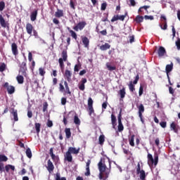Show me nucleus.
<instances>
[{
    "instance_id": "603ef678",
    "label": "nucleus",
    "mask_w": 180,
    "mask_h": 180,
    "mask_svg": "<svg viewBox=\"0 0 180 180\" xmlns=\"http://www.w3.org/2000/svg\"><path fill=\"white\" fill-rule=\"evenodd\" d=\"M144 19H146V20H154V16H153V15H145Z\"/></svg>"
},
{
    "instance_id": "e2e57ef3",
    "label": "nucleus",
    "mask_w": 180,
    "mask_h": 180,
    "mask_svg": "<svg viewBox=\"0 0 180 180\" xmlns=\"http://www.w3.org/2000/svg\"><path fill=\"white\" fill-rule=\"evenodd\" d=\"M47 127H53V121L48 120L46 122Z\"/></svg>"
},
{
    "instance_id": "20e7f679",
    "label": "nucleus",
    "mask_w": 180,
    "mask_h": 180,
    "mask_svg": "<svg viewBox=\"0 0 180 180\" xmlns=\"http://www.w3.org/2000/svg\"><path fill=\"white\" fill-rule=\"evenodd\" d=\"M148 164L149 167H153V165H157L158 164V155H155L154 158H153V155L148 153Z\"/></svg>"
},
{
    "instance_id": "c9c22d12",
    "label": "nucleus",
    "mask_w": 180,
    "mask_h": 180,
    "mask_svg": "<svg viewBox=\"0 0 180 180\" xmlns=\"http://www.w3.org/2000/svg\"><path fill=\"white\" fill-rule=\"evenodd\" d=\"M139 177L141 180H146V172L144 170H141V172H139Z\"/></svg>"
},
{
    "instance_id": "412c9836",
    "label": "nucleus",
    "mask_w": 180,
    "mask_h": 180,
    "mask_svg": "<svg viewBox=\"0 0 180 180\" xmlns=\"http://www.w3.org/2000/svg\"><path fill=\"white\" fill-rule=\"evenodd\" d=\"M11 115H13L14 122H18L19 120V117H18V110L12 108Z\"/></svg>"
},
{
    "instance_id": "f704fd0d",
    "label": "nucleus",
    "mask_w": 180,
    "mask_h": 180,
    "mask_svg": "<svg viewBox=\"0 0 180 180\" xmlns=\"http://www.w3.org/2000/svg\"><path fill=\"white\" fill-rule=\"evenodd\" d=\"M55 179L56 180H67V179H65V177H62L61 178V174H60V172H57L56 174Z\"/></svg>"
},
{
    "instance_id": "473e14b6",
    "label": "nucleus",
    "mask_w": 180,
    "mask_h": 180,
    "mask_svg": "<svg viewBox=\"0 0 180 180\" xmlns=\"http://www.w3.org/2000/svg\"><path fill=\"white\" fill-rule=\"evenodd\" d=\"M106 68H108V71L116 70V66H112V65H110V63H106Z\"/></svg>"
},
{
    "instance_id": "39448f33",
    "label": "nucleus",
    "mask_w": 180,
    "mask_h": 180,
    "mask_svg": "<svg viewBox=\"0 0 180 180\" xmlns=\"http://www.w3.org/2000/svg\"><path fill=\"white\" fill-rule=\"evenodd\" d=\"M27 60L26 59V57H25V61L22 62V63L20 65V70L19 72H21L22 75L23 77H27Z\"/></svg>"
},
{
    "instance_id": "3c124183",
    "label": "nucleus",
    "mask_w": 180,
    "mask_h": 180,
    "mask_svg": "<svg viewBox=\"0 0 180 180\" xmlns=\"http://www.w3.org/2000/svg\"><path fill=\"white\" fill-rule=\"evenodd\" d=\"M126 16H127V13H126L125 15H118V20H122L123 22V20H124V19L126 18Z\"/></svg>"
},
{
    "instance_id": "f3484780",
    "label": "nucleus",
    "mask_w": 180,
    "mask_h": 180,
    "mask_svg": "<svg viewBox=\"0 0 180 180\" xmlns=\"http://www.w3.org/2000/svg\"><path fill=\"white\" fill-rule=\"evenodd\" d=\"M46 169L50 174H51V172L54 171V165L53 164V162H51V160H49L47 162Z\"/></svg>"
},
{
    "instance_id": "423d86ee",
    "label": "nucleus",
    "mask_w": 180,
    "mask_h": 180,
    "mask_svg": "<svg viewBox=\"0 0 180 180\" xmlns=\"http://www.w3.org/2000/svg\"><path fill=\"white\" fill-rule=\"evenodd\" d=\"M139 79H140V75L139 74L136 75L135 77V79L134 82H130L129 84V88L130 92H134L136 91V88H134V85H136V84L139 82Z\"/></svg>"
},
{
    "instance_id": "69168bd1",
    "label": "nucleus",
    "mask_w": 180,
    "mask_h": 180,
    "mask_svg": "<svg viewBox=\"0 0 180 180\" xmlns=\"http://www.w3.org/2000/svg\"><path fill=\"white\" fill-rule=\"evenodd\" d=\"M27 116H28L29 119H31V117H33V112H32V110H27Z\"/></svg>"
},
{
    "instance_id": "680f3d73",
    "label": "nucleus",
    "mask_w": 180,
    "mask_h": 180,
    "mask_svg": "<svg viewBox=\"0 0 180 180\" xmlns=\"http://www.w3.org/2000/svg\"><path fill=\"white\" fill-rule=\"evenodd\" d=\"M176 46L177 50H180V39L178 38L177 40L176 41Z\"/></svg>"
},
{
    "instance_id": "6e6d98bb",
    "label": "nucleus",
    "mask_w": 180,
    "mask_h": 180,
    "mask_svg": "<svg viewBox=\"0 0 180 180\" xmlns=\"http://www.w3.org/2000/svg\"><path fill=\"white\" fill-rule=\"evenodd\" d=\"M95 110H94V107H89V116H92V113H94Z\"/></svg>"
},
{
    "instance_id": "1a4fd4ad",
    "label": "nucleus",
    "mask_w": 180,
    "mask_h": 180,
    "mask_svg": "<svg viewBox=\"0 0 180 180\" xmlns=\"http://www.w3.org/2000/svg\"><path fill=\"white\" fill-rule=\"evenodd\" d=\"M122 108H120V112L117 116L118 131H120V133H122V131H123V130H124V127L123 126V123H122Z\"/></svg>"
},
{
    "instance_id": "09e8293b",
    "label": "nucleus",
    "mask_w": 180,
    "mask_h": 180,
    "mask_svg": "<svg viewBox=\"0 0 180 180\" xmlns=\"http://www.w3.org/2000/svg\"><path fill=\"white\" fill-rule=\"evenodd\" d=\"M140 172H141V166L140 165V162L137 164L136 166V174L139 175L140 174Z\"/></svg>"
},
{
    "instance_id": "de8ad7c7",
    "label": "nucleus",
    "mask_w": 180,
    "mask_h": 180,
    "mask_svg": "<svg viewBox=\"0 0 180 180\" xmlns=\"http://www.w3.org/2000/svg\"><path fill=\"white\" fill-rule=\"evenodd\" d=\"M49 108V103L47 102H44L43 103V112H47V108Z\"/></svg>"
},
{
    "instance_id": "f8f14e48",
    "label": "nucleus",
    "mask_w": 180,
    "mask_h": 180,
    "mask_svg": "<svg viewBox=\"0 0 180 180\" xmlns=\"http://www.w3.org/2000/svg\"><path fill=\"white\" fill-rule=\"evenodd\" d=\"M158 57H164V56H167V51L164 46H160L157 51Z\"/></svg>"
},
{
    "instance_id": "0eeeda50",
    "label": "nucleus",
    "mask_w": 180,
    "mask_h": 180,
    "mask_svg": "<svg viewBox=\"0 0 180 180\" xmlns=\"http://www.w3.org/2000/svg\"><path fill=\"white\" fill-rule=\"evenodd\" d=\"M160 21L162 23L160 24V27L162 29V30H167L168 28V25L167 23V17L165 15H162L160 16Z\"/></svg>"
},
{
    "instance_id": "5701e85b",
    "label": "nucleus",
    "mask_w": 180,
    "mask_h": 180,
    "mask_svg": "<svg viewBox=\"0 0 180 180\" xmlns=\"http://www.w3.org/2000/svg\"><path fill=\"white\" fill-rule=\"evenodd\" d=\"M82 41L84 46V47H86V49H88V47H89V39H88V37H84L82 38Z\"/></svg>"
},
{
    "instance_id": "c03bdc74",
    "label": "nucleus",
    "mask_w": 180,
    "mask_h": 180,
    "mask_svg": "<svg viewBox=\"0 0 180 180\" xmlns=\"http://www.w3.org/2000/svg\"><path fill=\"white\" fill-rule=\"evenodd\" d=\"M63 82L61 81L59 84V91L60 92H64L65 91V88L64 87V85H63Z\"/></svg>"
},
{
    "instance_id": "052dcab7",
    "label": "nucleus",
    "mask_w": 180,
    "mask_h": 180,
    "mask_svg": "<svg viewBox=\"0 0 180 180\" xmlns=\"http://www.w3.org/2000/svg\"><path fill=\"white\" fill-rule=\"evenodd\" d=\"M60 101L61 105H63V106L67 103V98L65 97H62Z\"/></svg>"
},
{
    "instance_id": "e433bc0d",
    "label": "nucleus",
    "mask_w": 180,
    "mask_h": 180,
    "mask_svg": "<svg viewBox=\"0 0 180 180\" xmlns=\"http://www.w3.org/2000/svg\"><path fill=\"white\" fill-rule=\"evenodd\" d=\"M25 154L28 158H32V150H30V148H27L25 151Z\"/></svg>"
},
{
    "instance_id": "0e129e2a",
    "label": "nucleus",
    "mask_w": 180,
    "mask_h": 180,
    "mask_svg": "<svg viewBox=\"0 0 180 180\" xmlns=\"http://www.w3.org/2000/svg\"><path fill=\"white\" fill-rule=\"evenodd\" d=\"M116 20H119V15H115L111 19V22H116Z\"/></svg>"
},
{
    "instance_id": "b1692460",
    "label": "nucleus",
    "mask_w": 180,
    "mask_h": 180,
    "mask_svg": "<svg viewBox=\"0 0 180 180\" xmlns=\"http://www.w3.org/2000/svg\"><path fill=\"white\" fill-rule=\"evenodd\" d=\"M109 49H110V44L108 43H105L100 46V50H101V51H106V50H109Z\"/></svg>"
},
{
    "instance_id": "2eb2a0df",
    "label": "nucleus",
    "mask_w": 180,
    "mask_h": 180,
    "mask_svg": "<svg viewBox=\"0 0 180 180\" xmlns=\"http://www.w3.org/2000/svg\"><path fill=\"white\" fill-rule=\"evenodd\" d=\"M91 162V160H88L86 162V172L84 173L85 176H89L91 175V169H89Z\"/></svg>"
},
{
    "instance_id": "f257e3e1",
    "label": "nucleus",
    "mask_w": 180,
    "mask_h": 180,
    "mask_svg": "<svg viewBox=\"0 0 180 180\" xmlns=\"http://www.w3.org/2000/svg\"><path fill=\"white\" fill-rule=\"evenodd\" d=\"M109 162V168L108 169V167H106V165L105 164V159L101 158L99 162L98 163V178L101 180H106L108 178H109V174H110V169H112V162L110 160H108Z\"/></svg>"
},
{
    "instance_id": "6ab92c4d",
    "label": "nucleus",
    "mask_w": 180,
    "mask_h": 180,
    "mask_svg": "<svg viewBox=\"0 0 180 180\" xmlns=\"http://www.w3.org/2000/svg\"><path fill=\"white\" fill-rule=\"evenodd\" d=\"M116 122H117L116 116L115 115V114H112L111 115V124L112 126V129H116V126H117V123Z\"/></svg>"
},
{
    "instance_id": "5fc2aeb1",
    "label": "nucleus",
    "mask_w": 180,
    "mask_h": 180,
    "mask_svg": "<svg viewBox=\"0 0 180 180\" xmlns=\"http://www.w3.org/2000/svg\"><path fill=\"white\" fill-rule=\"evenodd\" d=\"M0 172H5L4 165L2 162H0Z\"/></svg>"
},
{
    "instance_id": "4d7b16f0",
    "label": "nucleus",
    "mask_w": 180,
    "mask_h": 180,
    "mask_svg": "<svg viewBox=\"0 0 180 180\" xmlns=\"http://www.w3.org/2000/svg\"><path fill=\"white\" fill-rule=\"evenodd\" d=\"M70 6L71 9L75 10V4L74 3V1L72 0L70 1Z\"/></svg>"
},
{
    "instance_id": "a19ab883",
    "label": "nucleus",
    "mask_w": 180,
    "mask_h": 180,
    "mask_svg": "<svg viewBox=\"0 0 180 180\" xmlns=\"http://www.w3.org/2000/svg\"><path fill=\"white\" fill-rule=\"evenodd\" d=\"M94 107V100L92 98L89 97L88 99V108H93Z\"/></svg>"
},
{
    "instance_id": "58836bf2",
    "label": "nucleus",
    "mask_w": 180,
    "mask_h": 180,
    "mask_svg": "<svg viewBox=\"0 0 180 180\" xmlns=\"http://www.w3.org/2000/svg\"><path fill=\"white\" fill-rule=\"evenodd\" d=\"M8 161V157L5 155H0V162H6Z\"/></svg>"
},
{
    "instance_id": "393cba45",
    "label": "nucleus",
    "mask_w": 180,
    "mask_h": 180,
    "mask_svg": "<svg viewBox=\"0 0 180 180\" xmlns=\"http://www.w3.org/2000/svg\"><path fill=\"white\" fill-rule=\"evenodd\" d=\"M170 129H171V130H173V131H174V133H178V126L176 125V123L173 122L170 124Z\"/></svg>"
},
{
    "instance_id": "cd10ccee",
    "label": "nucleus",
    "mask_w": 180,
    "mask_h": 180,
    "mask_svg": "<svg viewBox=\"0 0 180 180\" xmlns=\"http://www.w3.org/2000/svg\"><path fill=\"white\" fill-rule=\"evenodd\" d=\"M119 94L120 95V98L123 99L126 96V89L123 87L121 90H120Z\"/></svg>"
},
{
    "instance_id": "8fccbe9b",
    "label": "nucleus",
    "mask_w": 180,
    "mask_h": 180,
    "mask_svg": "<svg viewBox=\"0 0 180 180\" xmlns=\"http://www.w3.org/2000/svg\"><path fill=\"white\" fill-rule=\"evenodd\" d=\"M5 9V1H0V11L2 12Z\"/></svg>"
},
{
    "instance_id": "c85d7f7f",
    "label": "nucleus",
    "mask_w": 180,
    "mask_h": 180,
    "mask_svg": "<svg viewBox=\"0 0 180 180\" xmlns=\"http://www.w3.org/2000/svg\"><path fill=\"white\" fill-rule=\"evenodd\" d=\"M4 168H5L4 171H6V172H9V169H11L12 171H15V166L12 165H7L5 166Z\"/></svg>"
},
{
    "instance_id": "a878e982",
    "label": "nucleus",
    "mask_w": 180,
    "mask_h": 180,
    "mask_svg": "<svg viewBox=\"0 0 180 180\" xmlns=\"http://www.w3.org/2000/svg\"><path fill=\"white\" fill-rule=\"evenodd\" d=\"M16 79H17V82L18 84H23V82H25V77H23V75H18L17 77H16Z\"/></svg>"
},
{
    "instance_id": "ea45409f",
    "label": "nucleus",
    "mask_w": 180,
    "mask_h": 180,
    "mask_svg": "<svg viewBox=\"0 0 180 180\" xmlns=\"http://www.w3.org/2000/svg\"><path fill=\"white\" fill-rule=\"evenodd\" d=\"M41 127V124L35 123V129H36V131H37V134H39V133H40Z\"/></svg>"
},
{
    "instance_id": "9b49d317",
    "label": "nucleus",
    "mask_w": 180,
    "mask_h": 180,
    "mask_svg": "<svg viewBox=\"0 0 180 180\" xmlns=\"http://www.w3.org/2000/svg\"><path fill=\"white\" fill-rule=\"evenodd\" d=\"M136 107H137V108H138V110H139L138 114H139V117L140 119H141V122L142 123H144V120L143 119V112H144V110H145V109H144V105L141 103L139 105V104H137V105H136Z\"/></svg>"
},
{
    "instance_id": "4be33fe9",
    "label": "nucleus",
    "mask_w": 180,
    "mask_h": 180,
    "mask_svg": "<svg viewBox=\"0 0 180 180\" xmlns=\"http://www.w3.org/2000/svg\"><path fill=\"white\" fill-rule=\"evenodd\" d=\"M64 16V11L58 8L57 11L55 13V17L56 18H63Z\"/></svg>"
},
{
    "instance_id": "4c0bfd02",
    "label": "nucleus",
    "mask_w": 180,
    "mask_h": 180,
    "mask_svg": "<svg viewBox=\"0 0 180 180\" xmlns=\"http://www.w3.org/2000/svg\"><path fill=\"white\" fill-rule=\"evenodd\" d=\"M134 137H135V135H131V138L129 139V145L131 147H134Z\"/></svg>"
},
{
    "instance_id": "a18cd8bd",
    "label": "nucleus",
    "mask_w": 180,
    "mask_h": 180,
    "mask_svg": "<svg viewBox=\"0 0 180 180\" xmlns=\"http://www.w3.org/2000/svg\"><path fill=\"white\" fill-rule=\"evenodd\" d=\"M80 68H81L80 63H78V64L75 65V68H74L75 72H78L79 71Z\"/></svg>"
},
{
    "instance_id": "72a5a7b5",
    "label": "nucleus",
    "mask_w": 180,
    "mask_h": 180,
    "mask_svg": "<svg viewBox=\"0 0 180 180\" xmlns=\"http://www.w3.org/2000/svg\"><path fill=\"white\" fill-rule=\"evenodd\" d=\"M143 20H144V17L141 15H137L135 18V22H136L137 23H141Z\"/></svg>"
},
{
    "instance_id": "774afa93",
    "label": "nucleus",
    "mask_w": 180,
    "mask_h": 180,
    "mask_svg": "<svg viewBox=\"0 0 180 180\" xmlns=\"http://www.w3.org/2000/svg\"><path fill=\"white\" fill-rule=\"evenodd\" d=\"M129 43H134V35H131L129 37Z\"/></svg>"
},
{
    "instance_id": "864d4df0",
    "label": "nucleus",
    "mask_w": 180,
    "mask_h": 180,
    "mask_svg": "<svg viewBox=\"0 0 180 180\" xmlns=\"http://www.w3.org/2000/svg\"><path fill=\"white\" fill-rule=\"evenodd\" d=\"M143 91H144V87H143V85H141L139 87V96H141V95H143Z\"/></svg>"
},
{
    "instance_id": "338daca9",
    "label": "nucleus",
    "mask_w": 180,
    "mask_h": 180,
    "mask_svg": "<svg viewBox=\"0 0 180 180\" xmlns=\"http://www.w3.org/2000/svg\"><path fill=\"white\" fill-rule=\"evenodd\" d=\"M160 125L161 127H162V129H165V127H167V122H161Z\"/></svg>"
},
{
    "instance_id": "7ed1b4c3",
    "label": "nucleus",
    "mask_w": 180,
    "mask_h": 180,
    "mask_svg": "<svg viewBox=\"0 0 180 180\" xmlns=\"http://www.w3.org/2000/svg\"><path fill=\"white\" fill-rule=\"evenodd\" d=\"M68 53L67 50H63L61 53V58L58 59L59 65L61 71H64V61H68Z\"/></svg>"
},
{
    "instance_id": "ddd939ff",
    "label": "nucleus",
    "mask_w": 180,
    "mask_h": 180,
    "mask_svg": "<svg viewBox=\"0 0 180 180\" xmlns=\"http://www.w3.org/2000/svg\"><path fill=\"white\" fill-rule=\"evenodd\" d=\"M11 51L13 55L15 57L19 54V51L18 50V44H16L15 42L11 44Z\"/></svg>"
},
{
    "instance_id": "13d9d810",
    "label": "nucleus",
    "mask_w": 180,
    "mask_h": 180,
    "mask_svg": "<svg viewBox=\"0 0 180 180\" xmlns=\"http://www.w3.org/2000/svg\"><path fill=\"white\" fill-rule=\"evenodd\" d=\"M106 6H108V4L106 2L103 3L101 7V11H106Z\"/></svg>"
},
{
    "instance_id": "79ce46f5",
    "label": "nucleus",
    "mask_w": 180,
    "mask_h": 180,
    "mask_svg": "<svg viewBox=\"0 0 180 180\" xmlns=\"http://www.w3.org/2000/svg\"><path fill=\"white\" fill-rule=\"evenodd\" d=\"M5 70H6V64H5V63H2L0 65V72H4Z\"/></svg>"
},
{
    "instance_id": "c756f323",
    "label": "nucleus",
    "mask_w": 180,
    "mask_h": 180,
    "mask_svg": "<svg viewBox=\"0 0 180 180\" xmlns=\"http://www.w3.org/2000/svg\"><path fill=\"white\" fill-rule=\"evenodd\" d=\"M65 133L66 135V139H71V129L65 128Z\"/></svg>"
},
{
    "instance_id": "4468645a",
    "label": "nucleus",
    "mask_w": 180,
    "mask_h": 180,
    "mask_svg": "<svg viewBox=\"0 0 180 180\" xmlns=\"http://www.w3.org/2000/svg\"><path fill=\"white\" fill-rule=\"evenodd\" d=\"M25 28H26L27 34H30V36H32V33H33V30H34V27H33V25L30 24V22H27L26 24Z\"/></svg>"
},
{
    "instance_id": "aec40b11",
    "label": "nucleus",
    "mask_w": 180,
    "mask_h": 180,
    "mask_svg": "<svg viewBox=\"0 0 180 180\" xmlns=\"http://www.w3.org/2000/svg\"><path fill=\"white\" fill-rule=\"evenodd\" d=\"M0 25L1 27H8V22L5 21V18L2 16V15L0 14Z\"/></svg>"
},
{
    "instance_id": "a211bd4d",
    "label": "nucleus",
    "mask_w": 180,
    "mask_h": 180,
    "mask_svg": "<svg viewBox=\"0 0 180 180\" xmlns=\"http://www.w3.org/2000/svg\"><path fill=\"white\" fill-rule=\"evenodd\" d=\"M172 70H174V63H171V64L166 65L165 71L167 77L169 75V73L171 72V71H172Z\"/></svg>"
},
{
    "instance_id": "9d476101",
    "label": "nucleus",
    "mask_w": 180,
    "mask_h": 180,
    "mask_svg": "<svg viewBox=\"0 0 180 180\" xmlns=\"http://www.w3.org/2000/svg\"><path fill=\"white\" fill-rule=\"evenodd\" d=\"M86 26V21H81L77 23V25L73 27V30H75V32H79V30H84V28Z\"/></svg>"
},
{
    "instance_id": "49530a36",
    "label": "nucleus",
    "mask_w": 180,
    "mask_h": 180,
    "mask_svg": "<svg viewBox=\"0 0 180 180\" xmlns=\"http://www.w3.org/2000/svg\"><path fill=\"white\" fill-rule=\"evenodd\" d=\"M70 33L73 39H75V40H77V33L75 32H74V30H70Z\"/></svg>"
},
{
    "instance_id": "bb28decb",
    "label": "nucleus",
    "mask_w": 180,
    "mask_h": 180,
    "mask_svg": "<svg viewBox=\"0 0 180 180\" xmlns=\"http://www.w3.org/2000/svg\"><path fill=\"white\" fill-rule=\"evenodd\" d=\"M37 18V10H35L34 11H33L31 13L30 19H31L32 22H34V20H36Z\"/></svg>"
},
{
    "instance_id": "2f4dec72",
    "label": "nucleus",
    "mask_w": 180,
    "mask_h": 180,
    "mask_svg": "<svg viewBox=\"0 0 180 180\" xmlns=\"http://www.w3.org/2000/svg\"><path fill=\"white\" fill-rule=\"evenodd\" d=\"M74 123L75 124H81V120H79V118L78 117V115L77 114H75L74 117Z\"/></svg>"
},
{
    "instance_id": "37998d69",
    "label": "nucleus",
    "mask_w": 180,
    "mask_h": 180,
    "mask_svg": "<svg viewBox=\"0 0 180 180\" xmlns=\"http://www.w3.org/2000/svg\"><path fill=\"white\" fill-rule=\"evenodd\" d=\"M39 75H41V77H44V75H46V70H44V68H39Z\"/></svg>"
},
{
    "instance_id": "bf43d9fd",
    "label": "nucleus",
    "mask_w": 180,
    "mask_h": 180,
    "mask_svg": "<svg viewBox=\"0 0 180 180\" xmlns=\"http://www.w3.org/2000/svg\"><path fill=\"white\" fill-rule=\"evenodd\" d=\"M79 89L80 91H85V84L81 83V84H79Z\"/></svg>"
},
{
    "instance_id": "f03ea898",
    "label": "nucleus",
    "mask_w": 180,
    "mask_h": 180,
    "mask_svg": "<svg viewBox=\"0 0 180 180\" xmlns=\"http://www.w3.org/2000/svg\"><path fill=\"white\" fill-rule=\"evenodd\" d=\"M79 148L76 149L74 147H69L68 151L65 155V160L68 162H72V154H79Z\"/></svg>"
},
{
    "instance_id": "6e6552de",
    "label": "nucleus",
    "mask_w": 180,
    "mask_h": 180,
    "mask_svg": "<svg viewBox=\"0 0 180 180\" xmlns=\"http://www.w3.org/2000/svg\"><path fill=\"white\" fill-rule=\"evenodd\" d=\"M3 88L6 89L8 95H13V94H15V86L9 85L8 82H5L3 84Z\"/></svg>"
},
{
    "instance_id": "dca6fc26",
    "label": "nucleus",
    "mask_w": 180,
    "mask_h": 180,
    "mask_svg": "<svg viewBox=\"0 0 180 180\" xmlns=\"http://www.w3.org/2000/svg\"><path fill=\"white\" fill-rule=\"evenodd\" d=\"M71 77H72L71 70H66L64 73V77L67 79L68 82H71Z\"/></svg>"
},
{
    "instance_id": "7c9ffc66",
    "label": "nucleus",
    "mask_w": 180,
    "mask_h": 180,
    "mask_svg": "<svg viewBox=\"0 0 180 180\" xmlns=\"http://www.w3.org/2000/svg\"><path fill=\"white\" fill-rule=\"evenodd\" d=\"M104 143H105V135H100L98 138V144H100V146H103Z\"/></svg>"
}]
</instances>
